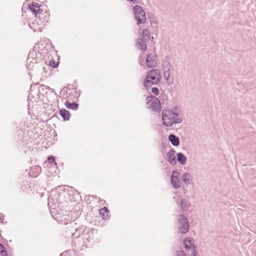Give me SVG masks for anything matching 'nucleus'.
I'll return each mask as SVG.
<instances>
[{"label":"nucleus","instance_id":"nucleus-1","mask_svg":"<svg viewBox=\"0 0 256 256\" xmlns=\"http://www.w3.org/2000/svg\"><path fill=\"white\" fill-rule=\"evenodd\" d=\"M162 120L163 124L167 127H170L174 124H180L182 121V114L176 109L163 110Z\"/></svg>","mask_w":256,"mask_h":256},{"label":"nucleus","instance_id":"nucleus-2","mask_svg":"<svg viewBox=\"0 0 256 256\" xmlns=\"http://www.w3.org/2000/svg\"><path fill=\"white\" fill-rule=\"evenodd\" d=\"M160 71L158 70H150L144 81L145 87L148 88L152 84H157L160 81Z\"/></svg>","mask_w":256,"mask_h":256},{"label":"nucleus","instance_id":"nucleus-3","mask_svg":"<svg viewBox=\"0 0 256 256\" xmlns=\"http://www.w3.org/2000/svg\"><path fill=\"white\" fill-rule=\"evenodd\" d=\"M134 12L136 20L138 22L137 24H144L146 20L145 12L139 6H136L134 8Z\"/></svg>","mask_w":256,"mask_h":256},{"label":"nucleus","instance_id":"nucleus-4","mask_svg":"<svg viewBox=\"0 0 256 256\" xmlns=\"http://www.w3.org/2000/svg\"><path fill=\"white\" fill-rule=\"evenodd\" d=\"M179 228L178 232L185 234L188 232L190 228L189 222L188 218L184 215H180V218H178Z\"/></svg>","mask_w":256,"mask_h":256},{"label":"nucleus","instance_id":"nucleus-5","mask_svg":"<svg viewBox=\"0 0 256 256\" xmlns=\"http://www.w3.org/2000/svg\"><path fill=\"white\" fill-rule=\"evenodd\" d=\"M147 107L154 112H159L161 109L160 100L154 96H152L151 98L146 102Z\"/></svg>","mask_w":256,"mask_h":256},{"label":"nucleus","instance_id":"nucleus-6","mask_svg":"<svg viewBox=\"0 0 256 256\" xmlns=\"http://www.w3.org/2000/svg\"><path fill=\"white\" fill-rule=\"evenodd\" d=\"M182 178L180 174L176 170L172 172L170 178V183L174 188H178L180 187Z\"/></svg>","mask_w":256,"mask_h":256},{"label":"nucleus","instance_id":"nucleus-7","mask_svg":"<svg viewBox=\"0 0 256 256\" xmlns=\"http://www.w3.org/2000/svg\"><path fill=\"white\" fill-rule=\"evenodd\" d=\"M157 56L154 52L148 54L146 58V64L150 68L154 67L156 64Z\"/></svg>","mask_w":256,"mask_h":256},{"label":"nucleus","instance_id":"nucleus-8","mask_svg":"<svg viewBox=\"0 0 256 256\" xmlns=\"http://www.w3.org/2000/svg\"><path fill=\"white\" fill-rule=\"evenodd\" d=\"M162 70L164 72V76L167 82L170 80V71L171 69V64L169 62L165 60L162 62Z\"/></svg>","mask_w":256,"mask_h":256},{"label":"nucleus","instance_id":"nucleus-9","mask_svg":"<svg viewBox=\"0 0 256 256\" xmlns=\"http://www.w3.org/2000/svg\"><path fill=\"white\" fill-rule=\"evenodd\" d=\"M28 8L30 10L33 14H35V16H36L37 15L39 14V18H41V13L42 12V10L40 8V5L37 2H32L28 4Z\"/></svg>","mask_w":256,"mask_h":256},{"label":"nucleus","instance_id":"nucleus-10","mask_svg":"<svg viewBox=\"0 0 256 256\" xmlns=\"http://www.w3.org/2000/svg\"><path fill=\"white\" fill-rule=\"evenodd\" d=\"M184 245L186 249L192 252V256H196L197 252L195 250V246L192 242V240L190 238H186L184 239Z\"/></svg>","mask_w":256,"mask_h":256},{"label":"nucleus","instance_id":"nucleus-11","mask_svg":"<svg viewBox=\"0 0 256 256\" xmlns=\"http://www.w3.org/2000/svg\"><path fill=\"white\" fill-rule=\"evenodd\" d=\"M166 159L168 162L172 165L176 164V160L175 156V151L171 148L166 154Z\"/></svg>","mask_w":256,"mask_h":256},{"label":"nucleus","instance_id":"nucleus-12","mask_svg":"<svg viewBox=\"0 0 256 256\" xmlns=\"http://www.w3.org/2000/svg\"><path fill=\"white\" fill-rule=\"evenodd\" d=\"M168 140L174 146H178L180 144L178 138L174 134H170L168 136Z\"/></svg>","mask_w":256,"mask_h":256},{"label":"nucleus","instance_id":"nucleus-13","mask_svg":"<svg viewBox=\"0 0 256 256\" xmlns=\"http://www.w3.org/2000/svg\"><path fill=\"white\" fill-rule=\"evenodd\" d=\"M138 48L142 51H145L146 49V44L144 40L142 38H138L136 40Z\"/></svg>","mask_w":256,"mask_h":256},{"label":"nucleus","instance_id":"nucleus-14","mask_svg":"<svg viewBox=\"0 0 256 256\" xmlns=\"http://www.w3.org/2000/svg\"><path fill=\"white\" fill-rule=\"evenodd\" d=\"M190 204V202L186 198H182L180 202V206L182 209L186 212L188 210Z\"/></svg>","mask_w":256,"mask_h":256},{"label":"nucleus","instance_id":"nucleus-15","mask_svg":"<svg viewBox=\"0 0 256 256\" xmlns=\"http://www.w3.org/2000/svg\"><path fill=\"white\" fill-rule=\"evenodd\" d=\"M177 160L180 164L184 165L186 163V157L183 154L178 152L177 154Z\"/></svg>","mask_w":256,"mask_h":256},{"label":"nucleus","instance_id":"nucleus-16","mask_svg":"<svg viewBox=\"0 0 256 256\" xmlns=\"http://www.w3.org/2000/svg\"><path fill=\"white\" fill-rule=\"evenodd\" d=\"M60 114L64 120H69L70 117V112L66 109H61L60 110Z\"/></svg>","mask_w":256,"mask_h":256},{"label":"nucleus","instance_id":"nucleus-17","mask_svg":"<svg viewBox=\"0 0 256 256\" xmlns=\"http://www.w3.org/2000/svg\"><path fill=\"white\" fill-rule=\"evenodd\" d=\"M182 180L186 186L190 184V175L188 172H184L181 176Z\"/></svg>","mask_w":256,"mask_h":256},{"label":"nucleus","instance_id":"nucleus-18","mask_svg":"<svg viewBox=\"0 0 256 256\" xmlns=\"http://www.w3.org/2000/svg\"><path fill=\"white\" fill-rule=\"evenodd\" d=\"M65 106L69 109L76 110L78 108V104L76 102L70 103L66 100L64 103Z\"/></svg>","mask_w":256,"mask_h":256},{"label":"nucleus","instance_id":"nucleus-19","mask_svg":"<svg viewBox=\"0 0 256 256\" xmlns=\"http://www.w3.org/2000/svg\"><path fill=\"white\" fill-rule=\"evenodd\" d=\"M142 37L144 40H148L150 38V32L148 29L145 28L143 30Z\"/></svg>","mask_w":256,"mask_h":256},{"label":"nucleus","instance_id":"nucleus-20","mask_svg":"<svg viewBox=\"0 0 256 256\" xmlns=\"http://www.w3.org/2000/svg\"><path fill=\"white\" fill-rule=\"evenodd\" d=\"M0 256H7V252L4 246L0 244Z\"/></svg>","mask_w":256,"mask_h":256},{"label":"nucleus","instance_id":"nucleus-21","mask_svg":"<svg viewBox=\"0 0 256 256\" xmlns=\"http://www.w3.org/2000/svg\"><path fill=\"white\" fill-rule=\"evenodd\" d=\"M108 210V208H103L101 209L100 211V214L102 215V218H104V219H106L107 218V216H108V214H106V215L104 214H103L104 212H106Z\"/></svg>","mask_w":256,"mask_h":256},{"label":"nucleus","instance_id":"nucleus-22","mask_svg":"<svg viewBox=\"0 0 256 256\" xmlns=\"http://www.w3.org/2000/svg\"><path fill=\"white\" fill-rule=\"evenodd\" d=\"M58 65V64L56 62H55L54 60H51L50 61L49 66H50L51 67L55 68L57 67Z\"/></svg>","mask_w":256,"mask_h":256},{"label":"nucleus","instance_id":"nucleus-23","mask_svg":"<svg viewBox=\"0 0 256 256\" xmlns=\"http://www.w3.org/2000/svg\"><path fill=\"white\" fill-rule=\"evenodd\" d=\"M152 92L155 95H158L159 94V91L158 88H152Z\"/></svg>","mask_w":256,"mask_h":256},{"label":"nucleus","instance_id":"nucleus-24","mask_svg":"<svg viewBox=\"0 0 256 256\" xmlns=\"http://www.w3.org/2000/svg\"><path fill=\"white\" fill-rule=\"evenodd\" d=\"M176 256H186V255L182 250H178L176 252Z\"/></svg>","mask_w":256,"mask_h":256},{"label":"nucleus","instance_id":"nucleus-25","mask_svg":"<svg viewBox=\"0 0 256 256\" xmlns=\"http://www.w3.org/2000/svg\"><path fill=\"white\" fill-rule=\"evenodd\" d=\"M48 160L50 162H52L54 161V158L52 156L48 157Z\"/></svg>","mask_w":256,"mask_h":256},{"label":"nucleus","instance_id":"nucleus-26","mask_svg":"<svg viewBox=\"0 0 256 256\" xmlns=\"http://www.w3.org/2000/svg\"><path fill=\"white\" fill-rule=\"evenodd\" d=\"M184 194H186V192H187V190H186V188H184Z\"/></svg>","mask_w":256,"mask_h":256},{"label":"nucleus","instance_id":"nucleus-27","mask_svg":"<svg viewBox=\"0 0 256 256\" xmlns=\"http://www.w3.org/2000/svg\"><path fill=\"white\" fill-rule=\"evenodd\" d=\"M80 235V234H76V237H78Z\"/></svg>","mask_w":256,"mask_h":256}]
</instances>
